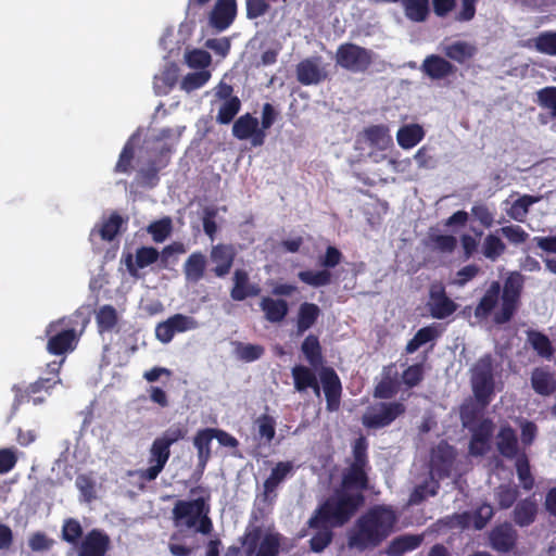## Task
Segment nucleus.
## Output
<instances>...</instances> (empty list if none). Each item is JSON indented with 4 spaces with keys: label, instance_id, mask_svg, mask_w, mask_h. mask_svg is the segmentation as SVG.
Here are the masks:
<instances>
[{
    "label": "nucleus",
    "instance_id": "nucleus-28",
    "mask_svg": "<svg viewBox=\"0 0 556 556\" xmlns=\"http://www.w3.org/2000/svg\"><path fill=\"white\" fill-rule=\"evenodd\" d=\"M214 439L213 428H204L197 431L193 445L198 452V469L203 471L212 457L211 443Z\"/></svg>",
    "mask_w": 556,
    "mask_h": 556
},
{
    "label": "nucleus",
    "instance_id": "nucleus-63",
    "mask_svg": "<svg viewBox=\"0 0 556 556\" xmlns=\"http://www.w3.org/2000/svg\"><path fill=\"white\" fill-rule=\"evenodd\" d=\"M187 64L191 68H205L211 64V54L201 49H194L186 54Z\"/></svg>",
    "mask_w": 556,
    "mask_h": 556
},
{
    "label": "nucleus",
    "instance_id": "nucleus-39",
    "mask_svg": "<svg viewBox=\"0 0 556 556\" xmlns=\"http://www.w3.org/2000/svg\"><path fill=\"white\" fill-rule=\"evenodd\" d=\"M454 459L453 447L448 444H439L432 453V469L448 476Z\"/></svg>",
    "mask_w": 556,
    "mask_h": 556
},
{
    "label": "nucleus",
    "instance_id": "nucleus-42",
    "mask_svg": "<svg viewBox=\"0 0 556 556\" xmlns=\"http://www.w3.org/2000/svg\"><path fill=\"white\" fill-rule=\"evenodd\" d=\"M406 17L413 22H425L429 15V0H400Z\"/></svg>",
    "mask_w": 556,
    "mask_h": 556
},
{
    "label": "nucleus",
    "instance_id": "nucleus-58",
    "mask_svg": "<svg viewBox=\"0 0 556 556\" xmlns=\"http://www.w3.org/2000/svg\"><path fill=\"white\" fill-rule=\"evenodd\" d=\"M236 352H237V356L241 361L251 363V362H254V361H257L258 358H261L265 353V349H264V346H262L260 344L239 343L236 349Z\"/></svg>",
    "mask_w": 556,
    "mask_h": 556
},
{
    "label": "nucleus",
    "instance_id": "nucleus-41",
    "mask_svg": "<svg viewBox=\"0 0 556 556\" xmlns=\"http://www.w3.org/2000/svg\"><path fill=\"white\" fill-rule=\"evenodd\" d=\"M528 341L536 354L543 358L549 359L554 354V348L549 338L541 331L529 330L527 332Z\"/></svg>",
    "mask_w": 556,
    "mask_h": 556
},
{
    "label": "nucleus",
    "instance_id": "nucleus-32",
    "mask_svg": "<svg viewBox=\"0 0 556 556\" xmlns=\"http://www.w3.org/2000/svg\"><path fill=\"white\" fill-rule=\"evenodd\" d=\"M206 257L201 252L191 253L184 264L186 280L197 283L205 276Z\"/></svg>",
    "mask_w": 556,
    "mask_h": 556
},
{
    "label": "nucleus",
    "instance_id": "nucleus-25",
    "mask_svg": "<svg viewBox=\"0 0 556 556\" xmlns=\"http://www.w3.org/2000/svg\"><path fill=\"white\" fill-rule=\"evenodd\" d=\"M422 542V534H401L389 542L383 553L387 556H403L405 553L417 549Z\"/></svg>",
    "mask_w": 556,
    "mask_h": 556
},
{
    "label": "nucleus",
    "instance_id": "nucleus-43",
    "mask_svg": "<svg viewBox=\"0 0 556 556\" xmlns=\"http://www.w3.org/2000/svg\"><path fill=\"white\" fill-rule=\"evenodd\" d=\"M424 138V130L419 125H408L400 128L396 135L397 143L403 149L417 146Z\"/></svg>",
    "mask_w": 556,
    "mask_h": 556
},
{
    "label": "nucleus",
    "instance_id": "nucleus-54",
    "mask_svg": "<svg viewBox=\"0 0 556 556\" xmlns=\"http://www.w3.org/2000/svg\"><path fill=\"white\" fill-rule=\"evenodd\" d=\"M123 218L117 213H112L110 217L103 222L99 235L104 241H112L119 232L123 224Z\"/></svg>",
    "mask_w": 556,
    "mask_h": 556
},
{
    "label": "nucleus",
    "instance_id": "nucleus-31",
    "mask_svg": "<svg viewBox=\"0 0 556 556\" xmlns=\"http://www.w3.org/2000/svg\"><path fill=\"white\" fill-rule=\"evenodd\" d=\"M326 74L316 62L305 59L296 65V79L304 86L316 85L325 79Z\"/></svg>",
    "mask_w": 556,
    "mask_h": 556
},
{
    "label": "nucleus",
    "instance_id": "nucleus-30",
    "mask_svg": "<svg viewBox=\"0 0 556 556\" xmlns=\"http://www.w3.org/2000/svg\"><path fill=\"white\" fill-rule=\"evenodd\" d=\"M321 311L315 303L304 302L300 305L296 315V334L302 336L311 329L318 320Z\"/></svg>",
    "mask_w": 556,
    "mask_h": 556
},
{
    "label": "nucleus",
    "instance_id": "nucleus-47",
    "mask_svg": "<svg viewBox=\"0 0 556 556\" xmlns=\"http://www.w3.org/2000/svg\"><path fill=\"white\" fill-rule=\"evenodd\" d=\"M96 320L100 332L112 331L118 323L115 307L110 304L101 306L96 314Z\"/></svg>",
    "mask_w": 556,
    "mask_h": 556
},
{
    "label": "nucleus",
    "instance_id": "nucleus-49",
    "mask_svg": "<svg viewBox=\"0 0 556 556\" xmlns=\"http://www.w3.org/2000/svg\"><path fill=\"white\" fill-rule=\"evenodd\" d=\"M241 109V101L238 97H232L224 101L218 110L216 122L227 125L233 121Z\"/></svg>",
    "mask_w": 556,
    "mask_h": 556
},
{
    "label": "nucleus",
    "instance_id": "nucleus-9",
    "mask_svg": "<svg viewBox=\"0 0 556 556\" xmlns=\"http://www.w3.org/2000/svg\"><path fill=\"white\" fill-rule=\"evenodd\" d=\"M470 383L476 403L486 408L495 395L493 357L484 354L472 366Z\"/></svg>",
    "mask_w": 556,
    "mask_h": 556
},
{
    "label": "nucleus",
    "instance_id": "nucleus-7",
    "mask_svg": "<svg viewBox=\"0 0 556 556\" xmlns=\"http://www.w3.org/2000/svg\"><path fill=\"white\" fill-rule=\"evenodd\" d=\"M185 435L186 429L180 426H172L160 437L155 438L149 451L150 466L138 470L139 479L147 482L154 481L163 471L170 457V446L184 439Z\"/></svg>",
    "mask_w": 556,
    "mask_h": 556
},
{
    "label": "nucleus",
    "instance_id": "nucleus-35",
    "mask_svg": "<svg viewBox=\"0 0 556 556\" xmlns=\"http://www.w3.org/2000/svg\"><path fill=\"white\" fill-rule=\"evenodd\" d=\"M441 336L437 325H429L420 328L415 336L407 342L405 352L407 354L415 353L421 345L434 341Z\"/></svg>",
    "mask_w": 556,
    "mask_h": 556
},
{
    "label": "nucleus",
    "instance_id": "nucleus-8",
    "mask_svg": "<svg viewBox=\"0 0 556 556\" xmlns=\"http://www.w3.org/2000/svg\"><path fill=\"white\" fill-rule=\"evenodd\" d=\"M81 314L76 313L68 317H62L51 321L46 328L47 351L51 355L61 356L72 353L79 341V333L76 330Z\"/></svg>",
    "mask_w": 556,
    "mask_h": 556
},
{
    "label": "nucleus",
    "instance_id": "nucleus-13",
    "mask_svg": "<svg viewBox=\"0 0 556 556\" xmlns=\"http://www.w3.org/2000/svg\"><path fill=\"white\" fill-rule=\"evenodd\" d=\"M232 136L238 140H250L253 147H262L266 139V132L260 128V121L250 113L235 121Z\"/></svg>",
    "mask_w": 556,
    "mask_h": 556
},
{
    "label": "nucleus",
    "instance_id": "nucleus-44",
    "mask_svg": "<svg viewBox=\"0 0 556 556\" xmlns=\"http://www.w3.org/2000/svg\"><path fill=\"white\" fill-rule=\"evenodd\" d=\"M291 374L293 378L294 389L298 392L306 391L307 389H309V387H313L315 384V380L317 379L313 369L304 365H295L292 368Z\"/></svg>",
    "mask_w": 556,
    "mask_h": 556
},
{
    "label": "nucleus",
    "instance_id": "nucleus-4",
    "mask_svg": "<svg viewBox=\"0 0 556 556\" xmlns=\"http://www.w3.org/2000/svg\"><path fill=\"white\" fill-rule=\"evenodd\" d=\"M364 502L365 497L361 492L336 490L315 509L307 525L312 529H318L321 526L343 527L354 517Z\"/></svg>",
    "mask_w": 556,
    "mask_h": 556
},
{
    "label": "nucleus",
    "instance_id": "nucleus-55",
    "mask_svg": "<svg viewBox=\"0 0 556 556\" xmlns=\"http://www.w3.org/2000/svg\"><path fill=\"white\" fill-rule=\"evenodd\" d=\"M173 225L169 217H163L148 226V232L155 242H163L172 232Z\"/></svg>",
    "mask_w": 556,
    "mask_h": 556
},
{
    "label": "nucleus",
    "instance_id": "nucleus-18",
    "mask_svg": "<svg viewBox=\"0 0 556 556\" xmlns=\"http://www.w3.org/2000/svg\"><path fill=\"white\" fill-rule=\"evenodd\" d=\"M237 16L236 0H217L210 12L208 24L216 31H224L231 26Z\"/></svg>",
    "mask_w": 556,
    "mask_h": 556
},
{
    "label": "nucleus",
    "instance_id": "nucleus-36",
    "mask_svg": "<svg viewBox=\"0 0 556 556\" xmlns=\"http://www.w3.org/2000/svg\"><path fill=\"white\" fill-rule=\"evenodd\" d=\"M293 471L291 462H279L273 469L268 478L264 481L265 494L275 492L277 486Z\"/></svg>",
    "mask_w": 556,
    "mask_h": 556
},
{
    "label": "nucleus",
    "instance_id": "nucleus-10",
    "mask_svg": "<svg viewBox=\"0 0 556 556\" xmlns=\"http://www.w3.org/2000/svg\"><path fill=\"white\" fill-rule=\"evenodd\" d=\"M375 53L353 42L341 43L336 51V65L354 74L366 73L374 63Z\"/></svg>",
    "mask_w": 556,
    "mask_h": 556
},
{
    "label": "nucleus",
    "instance_id": "nucleus-60",
    "mask_svg": "<svg viewBox=\"0 0 556 556\" xmlns=\"http://www.w3.org/2000/svg\"><path fill=\"white\" fill-rule=\"evenodd\" d=\"M440 485L438 481H432L431 486L428 482L417 485L410 494L409 503L414 505L420 504L428 496H435Z\"/></svg>",
    "mask_w": 556,
    "mask_h": 556
},
{
    "label": "nucleus",
    "instance_id": "nucleus-3",
    "mask_svg": "<svg viewBox=\"0 0 556 556\" xmlns=\"http://www.w3.org/2000/svg\"><path fill=\"white\" fill-rule=\"evenodd\" d=\"M185 129V126L165 127L152 139V146L146 150L147 160L137 172V180L140 185L153 188L159 184V173L169 164L174 146L179 141Z\"/></svg>",
    "mask_w": 556,
    "mask_h": 556
},
{
    "label": "nucleus",
    "instance_id": "nucleus-53",
    "mask_svg": "<svg viewBox=\"0 0 556 556\" xmlns=\"http://www.w3.org/2000/svg\"><path fill=\"white\" fill-rule=\"evenodd\" d=\"M332 539L333 532L331 528L328 526H321L308 541L309 548L314 553H320L332 542Z\"/></svg>",
    "mask_w": 556,
    "mask_h": 556
},
{
    "label": "nucleus",
    "instance_id": "nucleus-56",
    "mask_svg": "<svg viewBox=\"0 0 556 556\" xmlns=\"http://www.w3.org/2000/svg\"><path fill=\"white\" fill-rule=\"evenodd\" d=\"M210 77L211 75L206 71L189 73L182 78L180 88L186 92H191L203 87Z\"/></svg>",
    "mask_w": 556,
    "mask_h": 556
},
{
    "label": "nucleus",
    "instance_id": "nucleus-23",
    "mask_svg": "<svg viewBox=\"0 0 556 556\" xmlns=\"http://www.w3.org/2000/svg\"><path fill=\"white\" fill-rule=\"evenodd\" d=\"M381 376V380L375 387L374 397L381 400L392 399L400 389L395 364L384 366Z\"/></svg>",
    "mask_w": 556,
    "mask_h": 556
},
{
    "label": "nucleus",
    "instance_id": "nucleus-6",
    "mask_svg": "<svg viewBox=\"0 0 556 556\" xmlns=\"http://www.w3.org/2000/svg\"><path fill=\"white\" fill-rule=\"evenodd\" d=\"M210 510V504L204 497L178 500L172 509L173 523L176 528L193 529L207 535L213 531Z\"/></svg>",
    "mask_w": 556,
    "mask_h": 556
},
{
    "label": "nucleus",
    "instance_id": "nucleus-22",
    "mask_svg": "<svg viewBox=\"0 0 556 556\" xmlns=\"http://www.w3.org/2000/svg\"><path fill=\"white\" fill-rule=\"evenodd\" d=\"M160 258V252L153 247H140L136 251L134 258L132 254L128 253L125 256V265L132 277L138 276V269L144 268L154 264Z\"/></svg>",
    "mask_w": 556,
    "mask_h": 556
},
{
    "label": "nucleus",
    "instance_id": "nucleus-17",
    "mask_svg": "<svg viewBox=\"0 0 556 556\" xmlns=\"http://www.w3.org/2000/svg\"><path fill=\"white\" fill-rule=\"evenodd\" d=\"M493 431L494 424L490 418L482 419L471 429V438L468 446L471 456L479 457L489 452Z\"/></svg>",
    "mask_w": 556,
    "mask_h": 556
},
{
    "label": "nucleus",
    "instance_id": "nucleus-64",
    "mask_svg": "<svg viewBox=\"0 0 556 556\" xmlns=\"http://www.w3.org/2000/svg\"><path fill=\"white\" fill-rule=\"evenodd\" d=\"M502 235L513 244H521L529 239V233L519 225L504 226L500 229Z\"/></svg>",
    "mask_w": 556,
    "mask_h": 556
},
{
    "label": "nucleus",
    "instance_id": "nucleus-15",
    "mask_svg": "<svg viewBox=\"0 0 556 556\" xmlns=\"http://www.w3.org/2000/svg\"><path fill=\"white\" fill-rule=\"evenodd\" d=\"M319 379L326 397L328 412H337L340 408L342 383L332 367H323L319 371Z\"/></svg>",
    "mask_w": 556,
    "mask_h": 556
},
{
    "label": "nucleus",
    "instance_id": "nucleus-48",
    "mask_svg": "<svg viewBox=\"0 0 556 556\" xmlns=\"http://www.w3.org/2000/svg\"><path fill=\"white\" fill-rule=\"evenodd\" d=\"M280 533H266L261 540L254 556H278L280 551Z\"/></svg>",
    "mask_w": 556,
    "mask_h": 556
},
{
    "label": "nucleus",
    "instance_id": "nucleus-51",
    "mask_svg": "<svg viewBox=\"0 0 556 556\" xmlns=\"http://www.w3.org/2000/svg\"><path fill=\"white\" fill-rule=\"evenodd\" d=\"M533 46L540 53L556 55V31L546 30L533 39Z\"/></svg>",
    "mask_w": 556,
    "mask_h": 556
},
{
    "label": "nucleus",
    "instance_id": "nucleus-33",
    "mask_svg": "<svg viewBox=\"0 0 556 556\" xmlns=\"http://www.w3.org/2000/svg\"><path fill=\"white\" fill-rule=\"evenodd\" d=\"M446 58L464 64L470 61L477 54V47L467 41H455L443 48Z\"/></svg>",
    "mask_w": 556,
    "mask_h": 556
},
{
    "label": "nucleus",
    "instance_id": "nucleus-52",
    "mask_svg": "<svg viewBox=\"0 0 556 556\" xmlns=\"http://www.w3.org/2000/svg\"><path fill=\"white\" fill-rule=\"evenodd\" d=\"M506 250L505 243L493 233H489L482 244L483 255L491 261H496Z\"/></svg>",
    "mask_w": 556,
    "mask_h": 556
},
{
    "label": "nucleus",
    "instance_id": "nucleus-59",
    "mask_svg": "<svg viewBox=\"0 0 556 556\" xmlns=\"http://www.w3.org/2000/svg\"><path fill=\"white\" fill-rule=\"evenodd\" d=\"M135 156V148L132 143L129 141L125 143L123 147L118 161L115 165L114 172L115 173H123V174H129L132 168V160Z\"/></svg>",
    "mask_w": 556,
    "mask_h": 556
},
{
    "label": "nucleus",
    "instance_id": "nucleus-38",
    "mask_svg": "<svg viewBox=\"0 0 556 556\" xmlns=\"http://www.w3.org/2000/svg\"><path fill=\"white\" fill-rule=\"evenodd\" d=\"M542 195H531L523 194L519 197L514 203L510 205L507 214L510 218L516 222H525L526 217L529 213V208L531 205L540 202L542 200Z\"/></svg>",
    "mask_w": 556,
    "mask_h": 556
},
{
    "label": "nucleus",
    "instance_id": "nucleus-34",
    "mask_svg": "<svg viewBox=\"0 0 556 556\" xmlns=\"http://www.w3.org/2000/svg\"><path fill=\"white\" fill-rule=\"evenodd\" d=\"M342 490H357L361 492L366 490L368 486V476L366 472V468L358 466H350L348 471L343 475L342 478Z\"/></svg>",
    "mask_w": 556,
    "mask_h": 556
},
{
    "label": "nucleus",
    "instance_id": "nucleus-27",
    "mask_svg": "<svg viewBox=\"0 0 556 556\" xmlns=\"http://www.w3.org/2000/svg\"><path fill=\"white\" fill-rule=\"evenodd\" d=\"M530 380L532 389L539 395L549 396L556 391V377L547 368H534Z\"/></svg>",
    "mask_w": 556,
    "mask_h": 556
},
{
    "label": "nucleus",
    "instance_id": "nucleus-16",
    "mask_svg": "<svg viewBox=\"0 0 556 556\" xmlns=\"http://www.w3.org/2000/svg\"><path fill=\"white\" fill-rule=\"evenodd\" d=\"M111 548V539L101 529L88 531L77 545L78 556H105Z\"/></svg>",
    "mask_w": 556,
    "mask_h": 556
},
{
    "label": "nucleus",
    "instance_id": "nucleus-37",
    "mask_svg": "<svg viewBox=\"0 0 556 556\" xmlns=\"http://www.w3.org/2000/svg\"><path fill=\"white\" fill-rule=\"evenodd\" d=\"M519 495L518 486L510 483H502L494 490V498L501 510H506L517 504Z\"/></svg>",
    "mask_w": 556,
    "mask_h": 556
},
{
    "label": "nucleus",
    "instance_id": "nucleus-24",
    "mask_svg": "<svg viewBox=\"0 0 556 556\" xmlns=\"http://www.w3.org/2000/svg\"><path fill=\"white\" fill-rule=\"evenodd\" d=\"M421 71L431 79L439 80L453 75L456 67L444 58L430 54L424 60Z\"/></svg>",
    "mask_w": 556,
    "mask_h": 556
},
{
    "label": "nucleus",
    "instance_id": "nucleus-5",
    "mask_svg": "<svg viewBox=\"0 0 556 556\" xmlns=\"http://www.w3.org/2000/svg\"><path fill=\"white\" fill-rule=\"evenodd\" d=\"M496 450L501 456L515 460V469L525 491H531L535 485V478L531 471L530 459L525 450L519 448L516 430L509 425H502L495 437Z\"/></svg>",
    "mask_w": 556,
    "mask_h": 556
},
{
    "label": "nucleus",
    "instance_id": "nucleus-45",
    "mask_svg": "<svg viewBox=\"0 0 556 556\" xmlns=\"http://www.w3.org/2000/svg\"><path fill=\"white\" fill-rule=\"evenodd\" d=\"M364 137L371 146L379 149H384L390 142L391 137L389 129L384 125H372L364 129Z\"/></svg>",
    "mask_w": 556,
    "mask_h": 556
},
{
    "label": "nucleus",
    "instance_id": "nucleus-29",
    "mask_svg": "<svg viewBox=\"0 0 556 556\" xmlns=\"http://www.w3.org/2000/svg\"><path fill=\"white\" fill-rule=\"evenodd\" d=\"M538 515V504L533 496L517 502L513 510L514 522L523 528L532 525Z\"/></svg>",
    "mask_w": 556,
    "mask_h": 556
},
{
    "label": "nucleus",
    "instance_id": "nucleus-20",
    "mask_svg": "<svg viewBox=\"0 0 556 556\" xmlns=\"http://www.w3.org/2000/svg\"><path fill=\"white\" fill-rule=\"evenodd\" d=\"M428 307L430 315L435 319L447 318L457 309L456 303L446 295L443 286L430 289Z\"/></svg>",
    "mask_w": 556,
    "mask_h": 556
},
{
    "label": "nucleus",
    "instance_id": "nucleus-57",
    "mask_svg": "<svg viewBox=\"0 0 556 556\" xmlns=\"http://www.w3.org/2000/svg\"><path fill=\"white\" fill-rule=\"evenodd\" d=\"M425 377V366L422 363L409 365L402 372V382L409 389L417 387Z\"/></svg>",
    "mask_w": 556,
    "mask_h": 556
},
{
    "label": "nucleus",
    "instance_id": "nucleus-14",
    "mask_svg": "<svg viewBox=\"0 0 556 556\" xmlns=\"http://www.w3.org/2000/svg\"><path fill=\"white\" fill-rule=\"evenodd\" d=\"M488 541L493 551L500 554H507L516 548L518 532L510 522L504 521L491 529L488 534Z\"/></svg>",
    "mask_w": 556,
    "mask_h": 556
},
{
    "label": "nucleus",
    "instance_id": "nucleus-46",
    "mask_svg": "<svg viewBox=\"0 0 556 556\" xmlns=\"http://www.w3.org/2000/svg\"><path fill=\"white\" fill-rule=\"evenodd\" d=\"M298 278L307 286L319 288L331 283L332 274L326 268L316 271L302 270L298 273Z\"/></svg>",
    "mask_w": 556,
    "mask_h": 556
},
{
    "label": "nucleus",
    "instance_id": "nucleus-12",
    "mask_svg": "<svg viewBox=\"0 0 556 556\" xmlns=\"http://www.w3.org/2000/svg\"><path fill=\"white\" fill-rule=\"evenodd\" d=\"M198 328V321L184 314H175L155 327V337L159 341L169 343L176 333L186 332Z\"/></svg>",
    "mask_w": 556,
    "mask_h": 556
},
{
    "label": "nucleus",
    "instance_id": "nucleus-40",
    "mask_svg": "<svg viewBox=\"0 0 556 556\" xmlns=\"http://www.w3.org/2000/svg\"><path fill=\"white\" fill-rule=\"evenodd\" d=\"M301 351L312 367L323 363V349L317 336L308 334L301 344Z\"/></svg>",
    "mask_w": 556,
    "mask_h": 556
},
{
    "label": "nucleus",
    "instance_id": "nucleus-21",
    "mask_svg": "<svg viewBox=\"0 0 556 556\" xmlns=\"http://www.w3.org/2000/svg\"><path fill=\"white\" fill-rule=\"evenodd\" d=\"M261 288L257 283L250 281L249 273L243 268H237L232 276V288L230 296L233 301L241 302L248 298L257 296Z\"/></svg>",
    "mask_w": 556,
    "mask_h": 556
},
{
    "label": "nucleus",
    "instance_id": "nucleus-61",
    "mask_svg": "<svg viewBox=\"0 0 556 556\" xmlns=\"http://www.w3.org/2000/svg\"><path fill=\"white\" fill-rule=\"evenodd\" d=\"M368 442L365 437L357 438L352 447L353 453V462L352 466H358L366 468L368 465V455H367Z\"/></svg>",
    "mask_w": 556,
    "mask_h": 556
},
{
    "label": "nucleus",
    "instance_id": "nucleus-26",
    "mask_svg": "<svg viewBox=\"0 0 556 556\" xmlns=\"http://www.w3.org/2000/svg\"><path fill=\"white\" fill-rule=\"evenodd\" d=\"M260 308L264 313L265 319L271 324H280L289 313V304L286 300L271 296H263L260 301Z\"/></svg>",
    "mask_w": 556,
    "mask_h": 556
},
{
    "label": "nucleus",
    "instance_id": "nucleus-62",
    "mask_svg": "<svg viewBox=\"0 0 556 556\" xmlns=\"http://www.w3.org/2000/svg\"><path fill=\"white\" fill-rule=\"evenodd\" d=\"M538 104L556 117V87H544L538 91Z\"/></svg>",
    "mask_w": 556,
    "mask_h": 556
},
{
    "label": "nucleus",
    "instance_id": "nucleus-11",
    "mask_svg": "<svg viewBox=\"0 0 556 556\" xmlns=\"http://www.w3.org/2000/svg\"><path fill=\"white\" fill-rule=\"evenodd\" d=\"M406 412L401 402H381L363 416V425L369 429H381L390 426Z\"/></svg>",
    "mask_w": 556,
    "mask_h": 556
},
{
    "label": "nucleus",
    "instance_id": "nucleus-19",
    "mask_svg": "<svg viewBox=\"0 0 556 556\" xmlns=\"http://www.w3.org/2000/svg\"><path fill=\"white\" fill-rule=\"evenodd\" d=\"M236 254L232 245L223 243L213 245L210 252V260L215 264L212 268L213 274L218 278L226 277L232 268Z\"/></svg>",
    "mask_w": 556,
    "mask_h": 556
},
{
    "label": "nucleus",
    "instance_id": "nucleus-1",
    "mask_svg": "<svg viewBox=\"0 0 556 556\" xmlns=\"http://www.w3.org/2000/svg\"><path fill=\"white\" fill-rule=\"evenodd\" d=\"M523 286L525 277L519 271H511L506 277L503 289L500 281H492L475 307V316L486 319L501 298V308L494 314L493 320L497 325L509 323L520 306Z\"/></svg>",
    "mask_w": 556,
    "mask_h": 556
},
{
    "label": "nucleus",
    "instance_id": "nucleus-50",
    "mask_svg": "<svg viewBox=\"0 0 556 556\" xmlns=\"http://www.w3.org/2000/svg\"><path fill=\"white\" fill-rule=\"evenodd\" d=\"M83 527L77 519L67 518L62 526V540L66 543L78 545L83 536Z\"/></svg>",
    "mask_w": 556,
    "mask_h": 556
},
{
    "label": "nucleus",
    "instance_id": "nucleus-2",
    "mask_svg": "<svg viewBox=\"0 0 556 556\" xmlns=\"http://www.w3.org/2000/svg\"><path fill=\"white\" fill-rule=\"evenodd\" d=\"M396 521L397 517L391 507L374 506L356 520L349 533L348 544L361 552L374 549L389 538Z\"/></svg>",
    "mask_w": 556,
    "mask_h": 556
}]
</instances>
